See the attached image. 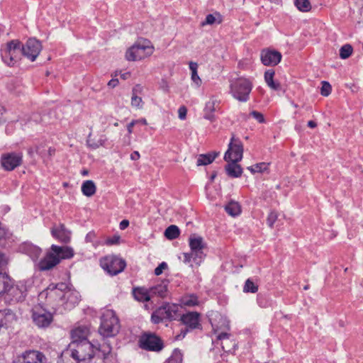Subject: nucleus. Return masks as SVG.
Segmentation results:
<instances>
[{"instance_id":"nucleus-1","label":"nucleus","mask_w":363,"mask_h":363,"mask_svg":"<svg viewBox=\"0 0 363 363\" xmlns=\"http://www.w3.org/2000/svg\"><path fill=\"white\" fill-rule=\"evenodd\" d=\"M74 256V250L67 246L52 245L45 256L40 261L38 267L40 271L50 270L57 265L62 259H69Z\"/></svg>"},{"instance_id":"nucleus-2","label":"nucleus","mask_w":363,"mask_h":363,"mask_svg":"<svg viewBox=\"0 0 363 363\" xmlns=\"http://www.w3.org/2000/svg\"><path fill=\"white\" fill-rule=\"evenodd\" d=\"M94 355V345L89 341H82L79 342H71L68 347L61 354L63 361L72 357L75 363L82 361L91 359Z\"/></svg>"},{"instance_id":"nucleus-3","label":"nucleus","mask_w":363,"mask_h":363,"mask_svg":"<svg viewBox=\"0 0 363 363\" xmlns=\"http://www.w3.org/2000/svg\"><path fill=\"white\" fill-rule=\"evenodd\" d=\"M120 330V323L115 312L112 310L105 311L101 318L99 332L104 337L116 335Z\"/></svg>"},{"instance_id":"nucleus-4","label":"nucleus","mask_w":363,"mask_h":363,"mask_svg":"<svg viewBox=\"0 0 363 363\" xmlns=\"http://www.w3.org/2000/svg\"><path fill=\"white\" fill-rule=\"evenodd\" d=\"M230 87L233 98L240 102H246L250 99L253 85L250 79L241 77L233 81Z\"/></svg>"},{"instance_id":"nucleus-5","label":"nucleus","mask_w":363,"mask_h":363,"mask_svg":"<svg viewBox=\"0 0 363 363\" xmlns=\"http://www.w3.org/2000/svg\"><path fill=\"white\" fill-rule=\"evenodd\" d=\"M1 52L3 62L9 66H13L23 55L21 43L18 40H12L1 48Z\"/></svg>"},{"instance_id":"nucleus-6","label":"nucleus","mask_w":363,"mask_h":363,"mask_svg":"<svg viewBox=\"0 0 363 363\" xmlns=\"http://www.w3.org/2000/svg\"><path fill=\"white\" fill-rule=\"evenodd\" d=\"M26 296V285L22 281L14 284L11 281L4 294V300L6 302L11 304L23 301Z\"/></svg>"},{"instance_id":"nucleus-7","label":"nucleus","mask_w":363,"mask_h":363,"mask_svg":"<svg viewBox=\"0 0 363 363\" xmlns=\"http://www.w3.org/2000/svg\"><path fill=\"white\" fill-rule=\"evenodd\" d=\"M150 43L149 41L145 40L143 44H134L127 50L125 58L128 61H137L150 56L153 53L154 48L150 45Z\"/></svg>"},{"instance_id":"nucleus-8","label":"nucleus","mask_w":363,"mask_h":363,"mask_svg":"<svg viewBox=\"0 0 363 363\" xmlns=\"http://www.w3.org/2000/svg\"><path fill=\"white\" fill-rule=\"evenodd\" d=\"M141 349L159 352L164 348L162 340L154 333H143L138 340Z\"/></svg>"},{"instance_id":"nucleus-9","label":"nucleus","mask_w":363,"mask_h":363,"mask_svg":"<svg viewBox=\"0 0 363 363\" xmlns=\"http://www.w3.org/2000/svg\"><path fill=\"white\" fill-rule=\"evenodd\" d=\"M100 264L105 271L112 276L122 272L126 266L124 259L115 255H108L101 259Z\"/></svg>"},{"instance_id":"nucleus-10","label":"nucleus","mask_w":363,"mask_h":363,"mask_svg":"<svg viewBox=\"0 0 363 363\" xmlns=\"http://www.w3.org/2000/svg\"><path fill=\"white\" fill-rule=\"evenodd\" d=\"M32 319L38 328H46L53 321V314L41 307H35L32 310Z\"/></svg>"},{"instance_id":"nucleus-11","label":"nucleus","mask_w":363,"mask_h":363,"mask_svg":"<svg viewBox=\"0 0 363 363\" xmlns=\"http://www.w3.org/2000/svg\"><path fill=\"white\" fill-rule=\"evenodd\" d=\"M242 154L243 146L242 143L233 136L228 145V149L225 153L224 160L226 162H239L242 158Z\"/></svg>"},{"instance_id":"nucleus-12","label":"nucleus","mask_w":363,"mask_h":363,"mask_svg":"<svg viewBox=\"0 0 363 363\" xmlns=\"http://www.w3.org/2000/svg\"><path fill=\"white\" fill-rule=\"evenodd\" d=\"M22 55L33 62L39 55L41 50V43L35 38H29L25 45L21 43Z\"/></svg>"},{"instance_id":"nucleus-13","label":"nucleus","mask_w":363,"mask_h":363,"mask_svg":"<svg viewBox=\"0 0 363 363\" xmlns=\"http://www.w3.org/2000/svg\"><path fill=\"white\" fill-rule=\"evenodd\" d=\"M200 313L196 311L187 312L182 314L179 320L186 326V329L182 331V337H184L189 330L197 329L201 326Z\"/></svg>"},{"instance_id":"nucleus-14","label":"nucleus","mask_w":363,"mask_h":363,"mask_svg":"<svg viewBox=\"0 0 363 363\" xmlns=\"http://www.w3.org/2000/svg\"><path fill=\"white\" fill-rule=\"evenodd\" d=\"M23 161V155L18 152L6 153L1 157V164L4 169L12 171L20 166Z\"/></svg>"},{"instance_id":"nucleus-15","label":"nucleus","mask_w":363,"mask_h":363,"mask_svg":"<svg viewBox=\"0 0 363 363\" xmlns=\"http://www.w3.org/2000/svg\"><path fill=\"white\" fill-rule=\"evenodd\" d=\"M46 360L45 354L38 350H26L13 363H43Z\"/></svg>"},{"instance_id":"nucleus-16","label":"nucleus","mask_w":363,"mask_h":363,"mask_svg":"<svg viewBox=\"0 0 363 363\" xmlns=\"http://www.w3.org/2000/svg\"><path fill=\"white\" fill-rule=\"evenodd\" d=\"M81 296L76 290L68 289L65 291L60 301L66 310H71L74 308L80 301Z\"/></svg>"},{"instance_id":"nucleus-17","label":"nucleus","mask_w":363,"mask_h":363,"mask_svg":"<svg viewBox=\"0 0 363 363\" xmlns=\"http://www.w3.org/2000/svg\"><path fill=\"white\" fill-rule=\"evenodd\" d=\"M281 52L270 49H264L260 54L262 63L265 66H275L281 60Z\"/></svg>"},{"instance_id":"nucleus-18","label":"nucleus","mask_w":363,"mask_h":363,"mask_svg":"<svg viewBox=\"0 0 363 363\" xmlns=\"http://www.w3.org/2000/svg\"><path fill=\"white\" fill-rule=\"evenodd\" d=\"M165 320H179L181 316L180 310L182 306L175 303H164L160 306Z\"/></svg>"},{"instance_id":"nucleus-19","label":"nucleus","mask_w":363,"mask_h":363,"mask_svg":"<svg viewBox=\"0 0 363 363\" xmlns=\"http://www.w3.org/2000/svg\"><path fill=\"white\" fill-rule=\"evenodd\" d=\"M189 247L195 257L203 259L205 254L203 252L205 247L203 240L200 236L193 235L189 238Z\"/></svg>"},{"instance_id":"nucleus-20","label":"nucleus","mask_w":363,"mask_h":363,"mask_svg":"<svg viewBox=\"0 0 363 363\" xmlns=\"http://www.w3.org/2000/svg\"><path fill=\"white\" fill-rule=\"evenodd\" d=\"M219 101L214 97H211L206 103L203 108V118L211 121L215 120L214 112L218 108Z\"/></svg>"},{"instance_id":"nucleus-21","label":"nucleus","mask_w":363,"mask_h":363,"mask_svg":"<svg viewBox=\"0 0 363 363\" xmlns=\"http://www.w3.org/2000/svg\"><path fill=\"white\" fill-rule=\"evenodd\" d=\"M89 330L86 326L82 325L77 327L71 331V342H81L82 341H89L87 336L89 335Z\"/></svg>"},{"instance_id":"nucleus-22","label":"nucleus","mask_w":363,"mask_h":363,"mask_svg":"<svg viewBox=\"0 0 363 363\" xmlns=\"http://www.w3.org/2000/svg\"><path fill=\"white\" fill-rule=\"evenodd\" d=\"M67 288V286L64 283H59L56 285L50 284L45 291L47 298H51L55 296L62 297L64 291Z\"/></svg>"},{"instance_id":"nucleus-23","label":"nucleus","mask_w":363,"mask_h":363,"mask_svg":"<svg viewBox=\"0 0 363 363\" xmlns=\"http://www.w3.org/2000/svg\"><path fill=\"white\" fill-rule=\"evenodd\" d=\"M168 284L169 281L163 280L160 284L150 288L151 297L157 296L161 298H164L168 294Z\"/></svg>"},{"instance_id":"nucleus-24","label":"nucleus","mask_w":363,"mask_h":363,"mask_svg":"<svg viewBox=\"0 0 363 363\" xmlns=\"http://www.w3.org/2000/svg\"><path fill=\"white\" fill-rule=\"evenodd\" d=\"M133 296L135 300L140 302L148 301L151 298L150 289L144 287H135L133 289Z\"/></svg>"},{"instance_id":"nucleus-25","label":"nucleus","mask_w":363,"mask_h":363,"mask_svg":"<svg viewBox=\"0 0 363 363\" xmlns=\"http://www.w3.org/2000/svg\"><path fill=\"white\" fill-rule=\"evenodd\" d=\"M51 233L53 237L63 243H67L70 240V232L67 230L64 225H61L59 228L52 229Z\"/></svg>"},{"instance_id":"nucleus-26","label":"nucleus","mask_w":363,"mask_h":363,"mask_svg":"<svg viewBox=\"0 0 363 363\" xmlns=\"http://www.w3.org/2000/svg\"><path fill=\"white\" fill-rule=\"evenodd\" d=\"M225 166V171L230 177L237 178L242 175V169L240 165L238 164V162H228Z\"/></svg>"},{"instance_id":"nucleus-27","label":"nucleus","mask_w":363,"mask_h":363,"mask_svg":"<svg viewBox=\"0 0 363 363\" xmlns=\"http://www.w3.org/2000/svg\"><path fill=\"white\" fill-rule=\"evenodd\" d=\"M143 91V87L140 84H136L132 89L131 105L137 108H143L142 98L138 96Z\"/></svg>"},{"instance_id":"nucleus-28","label":"nucleus","mask_w":363,"mask_h":363,"mask_svg":"<svg viewBox=\"0 0 363 363\" xmlns=\"http://www.w3.org/2000/svg\"><path fill=\"white\" fill-rule=\"evenodd\" d=\"M22 250L33 260L37 259L41 254V249L32 244H25L21 247Z\"/></svg>"},{"instance_id":"nucleus-29","label":"nucleus","mask_w":363,"mask_h":363,"mask_svg":"<svg viewBox=\"0 0 363 363\" xmlns=\"http://www.w3.org/2000/svg\"><path fill=\"white\" fill-rule=\"evenodd\" d=\"M230 334L228 333H221L218 335L217 340L221 341V347L225 352H230L231 349L228 345H230L233 347H235V344L230 340Z\"/></svg>"},{"instance_id":"nucleus-30","label":"nucleus","mask_w":363,"mask_h":363,"mask_svg":"<svg viewBox=\"0 0 363 363\" xmlns=\"http://www.w3.org/2000/svg\"><path fill=\"white\" fill-rule=\"evenodd\" d=\"M275 72L274 69H267L264 72V81L267 86L273 90H279L280 89V84L274 81Z\"/></svg>"},{"instance_id":"nucleus-31","label":"nucleus","mask_w":363,"mask_h":363,"mask_svg":"<svg viewBox=\"0 0 363 363\" xmlns=\"http://www.w3.org/2000/svg\"><path fill=\"white\" fill-rule=\"evenodd\" d=\"M81 189L82 194L88 197L92 196L96 191V186L94 182L91 180H86L84 182Z\"/></svg>"},{"instance_id":"nucleus-32","label":"nucleus","mask_w":363,"mask_h":363,"mask_svg":"<svg viewBox=\"0 0 363 363\" xmlns=\"http://www.w3.org/2000/svg\"><path fill=\"white\" fill-rule=\"evenodd\" d=\"M182 306L194 307L199 305L198 296L195 294H189L182 296L180 299Z\"/></svg>"},{"instance_id":"nucleus-33","label":"nucleus","mask_w":363,"mask_h":363,"mask_svg":"<svg viewBox=\"0 0 363 363\" xmlns=\"http://www.w3.org/2000/svg\"><path fill=\"white\" fill-rule=\"evenodd\" d=\"M217 155L218 153L216 152L200 155L197 159L196 164L198 166L209 164L216 159Z\"/></svg>"},{"instance_id":"nucleus-34","label":"nucleus","mask_w":363,"mask_h":363,"mask_svg":"<svg viewBox=\"0 0 363 363\" xmlns=\"http://www.w3.org/2000/svg\"><path fill=\"white\" fill-rule=\"evenodd\" d=\"M189 69L191 71V80L196 84V87H199L201 84V79L198 75L197 69L198 64L194 62H189Z\"/></svg>"},{"instance_id":"nucleus-35","label":"nucleus","mask_w":363,"mask_h":363,"mask_svg":"<svg viewBox=\"0 0 363 363\" xmlns=\"http://www.w3.org/2000/svg\"><path fill=\"white\" fill-rule=\"evenodd\" d=\"M11 279L6 273L0 272V297L4 296Z\"/></svg>"},{"instance_id":"nucleus-36","label":"nucleus","mask_w":363,"mask_h":363,"mask_svg":"<svg viewBox=\"0 0 363 363\" xmlns=\"http://www.w3.org/2000/svg\"><path fill=\"white\" fill-rule=\"evenodd\" d=\"M225 211L232 216H238L240 213V206L237 202L231 201L225 207Z\"/></svg>"},{"instance_id":"nucleus-37","label":"nucleus","mask_w":363,"mask_h":363,"mask_svg":"<svg viewBox=\"0 0 363 363\" xmlns=\"http://www.w3.org/2000/svg\"><path fill=\"white\" fill-rule=\"evenodd\" d=\"M269 163L266 162H259L257 163L255 165L250 166L247 167V169L250 170L252 174L254 173H262L268 171Z\"/></svg>"},{"instance_id":"nucleus-38","label":"nucleus","mask_w":363,"mask_h":363,"mask_svg":"<svg viewBox=\"0 0 363 363\" xmlns=\"http://www.w3.org/2000/svg\"><path fill=\"white\" fill-rule=\"evenodd\" d=\"M179 229L177 225H169L164 231V235L169 240H174L179 237Z\"/></svg>"},{"instance_id":"nucleus-39","label":"nucleus","mask_w":363,"mask_h":363,"mask_svg":"<svg viewBox=\"0 0 363 363\" xmlns=\"http://www.w3.org/2000/svg\"><path fill=\"white\" fill-rule=\"evenodd\" d=\"M294 4L296 7L302 12L309 11L311 9L309 0H295Z\"/></svg>"},{"instance_id":"nucleus-40","label":"nucleus","mask_w":363,"mask_h":363,"mask_svg":"<svg viewBox=\"0 0 363 363\" xmlns=\"http://www.w3.org/2000/svg\"><path fill=\"white\" fill-rule=\"evenodd\" d=\"M215 15L218 17L219 19L218 21L214 14H208L205 21L201 23V26H204L206 25H212L216 22L220 23L222 21L220 15L218 13H216Z\"/></svg>"},{"instance_id":"nucleus-41","label":"nucleus","mask_w":363,"mask_h":363,"mask_svg":"<svg viewBox=\"0 0 363 363\" xmlns=\"http://www.w3.org/2000/svg\"><path fill=\"white\" fill-rule=\"evenodd\" d=\"M353 48L351 45L345 44L340 49V57L342 59L348 58L352 53Z\"/></svg>"},{"instance_id":"nucleus-42","label":"nucleus","mask_w":363,"mask_h":363,"mask_svg":"<svg viewBox=\"0 0 363 363\" xmlns=\"http://www.w3.org/2000/svg\"><path fill=\"white\" fill-rule=\"evenodd\" d=\"M151 320L154 323H159L165 320L160 307L152 313Z\"/></svg>"},{"instance_id":"nucleus-43","label":"nucleus","mask_w":363,"mask_h":363,"mask_svg":"<svg viewBox=\"0 0 363 363\" xmlns=\"http://www.w3.org/2000/svg\"><path fill=\"white\" fill-rule=\"evenodd\" d=\"M258 290V286L253 281H252L250 279H247L244 287V292H250V293H256Z\"/></svg>"},{"instance_id":"nucleus-44","label":"nucleus","mask_w":363,"mask_h":363,"mask_svg":"<svg viewBox=\"0 0 363 363\" xmlns=\"http://www.w3.org/2000/svg\"><path fill=\"white\" fill-rule=\"evenodd\" d=\"M9 231L6 227L0 221V245L4 246V241L9 237Z\"/></svg>"},{"instance_id":"nucleus-45","label":"nucleus","mask_w":363,"mask_h":363,"mask_svg":"<svg viewBox=\"0 0 363 363\" xmlns=\"http://www.w3.org/2000/svg\"><path fill=\"white\" fill-rule=\"evenodd\" d=\"M202 260V259H199L197 257H196L195 255H194L191 251L189 253H184V262L185 263H189L193 261L194 263L199 264Z\"/></svg>"},{"instance_id":"nucleus-46","label":"nucleus","mask_w":363,"mask_h":363,"mask_svg":"<svg viewBox=\"0 0 363 363\" xmlns=\"http://www.w3.org/2000/svg\"><path fill=\"white\" fill-rule=\"evenodd\" d=\"M182 354L179 350H174L173 355L165 363H182Z\"/></svg>"},{"instance_id":"nucleus-47","label":"nucleus","mask_w":363,"mask_h":363,"mask_svg":"<svg viewBox=\"0 0 363 363\" xmlns=\"http://www.w3.org/2000/svg\"><path fill=\"white\" fill-rule=\"evenodd\" d=\"M320 89V94L323 96H328L331 93L332 87L329 82L323 81Z\"/></svg>"},{"instance_id":"nucleus-48","label":"nucleus","mask_w":363,"mask_h":363,"mask_svg":"<svg viewBox=\"0 0 363 363\" xmlns=\"http://www.w3.org/2000/svg\"><path fill=\"white\" fill-rule=\"evenodd\" d=\"M278 216L275 211H271L267 219V223L270 228H273V225L276 220H277Z\"/></svg>"},{"instance_id":"nucleus-49","label":"nucleus","mask_w":363,"mask_h":363,"mask_svg":"<svg viewBox=\"0 0 363 363\" xmlns=\"http://www.w3.org/2000/svg\"><path fill=\"white\" fill-rule=\"evenodd\" d=\"M96 233L94 231L88 233L85 237L86 242H91L94 246L96 247L98 243L95 242Z\"/></svg>"},{"instance_id":"nucleus-50","label":"nucleus","mask_w":363,"mask_h":363,"mask_svg":"<svg viewBox=\"0 0 363 363\" xmlns=\"http://www.w3.org/2000/svg\"><path fill=\"white\" fill-rule=\"evenodd\" d=\"M250 116H252L255 119H256L259 123H263L265 122L264 117L262 113L258 112L257 111H252L250 113Z\"/></svg>"},{"instance_id":"nucleus-51","label":"nucleus","mask_w":363,"mask_h":363,"mask_svg":"<svg viewBox=\"0 0 363 363\" xmlns=\"http://www.w3.org/2000/svg\"><path fill=\"white\" fill-rule=\"evenodd\" d=\"M167 264L164 262H161L155 269V274L159 276L162 274L163 270L167 269Z\"/></svg>"},{"instance_id":"nucleus-52","label":"nucleus","mask_w":363,"mask_h":363,"mask_svg":"<svg viewBox=\"0 0 363 363\" xmlns=\"http://www.w3.org/2000/svg\"><path fill=\"white\" fill-rule=\"evenodd\" d=\"M119 241H120V236L115 235L111 238H107L105 242L107 245H113L118 244Z\"/></svg>"},{"instance_id":"nucleus-53","label":"nucleus","mask_w":363,"mask_h":363,"mask_svg":"<svg viewBox=\"0 0 363 363\" xmlns=\"http://www.w3.org/2000/svg\"><path fill=\"white\" fill-rule=\"evenodd\" d=\"M187 109L184 106H180L178 110L179 118L181 120L186 119Z\"/></svg>"},{"instance_id":"nucleus-54","label":"nucleus","mask_w":363,"mask_h":363,"mask_svg":"<svg viewBox=\"0 0 363 363\" xmlns=\"http://www.w3.org/2000/svg\"><path fill=\"white\" fill-rule=\"evenodd\" d=\"M99 350H101L103 353L105 354L106 353H109L111 350V347L109 345H99V347L98 348Z\"/></svg>"},{"instance_id":"nucleus-55","label":"nucleus","mask_w":363,"mask_h":363,"mask_svg":"<svg viewBox=\"0 0 363 363\" xmlns=\"http://www.w3.org/2000/svg\"><path fill=\"white\" fill-rule=\"evenodd\" d=\"M136 124H138V121L133 120L130 123L127 125V130L129 135L133 133V128Z\"/></svg>"},{"instance_id":"nucleus-56","label":"nucleus","mask_w":363,"mask_h":363,"mask_svg":"<svg viewBox=\"0 0 363 363\" xmlns=\"http://www.w3.org/2000/svg\"><path fill=\"white\" fill-rule=\"evenodd\" d=\"M7 264L5 255L0 252V269L6 266Z\"/></svg>"},{"instance_id":"nucleus-57","label":"nucleus","mask_w":363,"mask_h":363,"mask_svg":"<svg viewBox=\"0 0 363 363\" xmlns=\"http://www.w3.org/2000/svg\"><path fill=\"white\" fill-rule=\"evenodd\" d=\"M119 82L118 79H112L108 82V86L114 88L118 84Z\"/></svg>"},{"instance_id":"nucleus-58","label":"nucleus","mask_w":363,"mask_h":363,"mask_svg":"<svg viewBox=\"0 0 363 363\" xmlns=\"http://www.w3.org/2000/svg\"><path fill=\"white\" fill-rule=\"evenodd\" d=\"M129 225V221L128 220H123L120 224L119 227L121 230H125Z\"/></svg>"},{"instance_id":"nucleus-59","label":"nucleus","mask_w":363,"mask_h":363,"mask_svg":"<svg viewBox=\"0 0 363 363\" xmlns=\"http://www.w3.org/2000/svg\"><path fill=\"white\" fill-rule=\"evenodd\" d=\"M140 158V153L138 151H134L130 154V159L132 160H138Z\"/></svg>"},{"instance_id":"nucleus-60","label":"nucleus","mask_w":363,"mask_h":363,"mask_svg":"<svg viewBox=\"0 0 363 363\" xmlns=\"http://www.w3.org/2000/svg\"><path fill=\"white\" fill-rule=\"evenodd\" d=\"M87 142L89 143V145L93 149H96V148L99 147L100 146H103V143H91L89 140H88Z\"/></svg>"},{"instance_id":"nucleus-61","label":"nucleus","mask_w":363,"mask_h":363,"mask_svg":"<svg viewBox=\"0 0 363 363\" xmlns=\"http://www.w3.org/2000/svg\"><path fill=\"white\" fill-rule=\"evenodd\" d=\"M308 126L311 128H314L317 126V123L313 121H309L308 122Z\"/></svg>"},{"instance_id":"nucleus-62","label":"nucleus","mask_w":363,"mask_h":363,"mask_svg":"<svg viewBox=\"0 0 363 363\" xmlns=\"http://www.w3.org/2000/svg\"><path fill=\"white\" fill-rule=\"evenodd\" d=\"M136 121H138V123H140L142 125H147V121L145 118H140V119H138V120H135Z\"/></svg>"},{"instance_id":"nucleus-63","label":"nucleus","mask_w":363,"mask_h":363,"mask_svg":"<svg viewBox=\"0 0 363 363\" xmlns=\"http://www.w3.org/2000/svg\"><path fill=\"white\" fill-rule=\"evenodd\" d=\"M130 72H125V73L121 74V77L123 79H126L130 77Z\"/></svg>"},{"instance_id":"nucleus-64","label":"nucleus","mask_w":363,"mask_h":363,"mask_svg":"<svg viewBox=\"0 0 363 363\" xmlns=\"http://www.w3.org/2000/svg\"><path fill=\"white\" fill-rule=\"evenodd\" d=\"M106 138H104V137H101L99 140H98V143H103V146L105 145L106 143Z\"/></svg>"}]
</instances>
